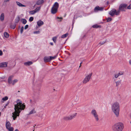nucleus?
<instances>
[{
    "instance_id": "1",
    "label": "nucleus",
    "mask_w": 131,
    "mask_h": 131,
    "mask_svg": "<svg viewBox=\"0 0 131 131\" xmlns=\"http://www.w3.org/2000/svg\"><path fill=\"white\" fill-rule=\"evenodd\" d=\"M25 107V105L20 100L18 99L15 102L14 108L15 111L12 113V116L13 120H15L17 117L19 116L21 111L24 110Z\"/></svg>"
},
{
    "instance_id": "2",
    "label": "nucleus",
    "mask_w": 131,
    "mask_h": 131,
    "mask_svg": "<svg viewBox=\"0 0 131 131\" xmlns=\"http://www.w3.org/2000/svg\"><path fill=\"white\" fill-rule=\"evenodd\" d=\"M112 110L116 116L118 117L119 116L120 106L119 103L115 102L112 104L111 105Z\"/></svg>"
},
{
    "instance_id": "3",
    "label": "nucleus",
    "mask_w": 131,
    "mask_h": 131,
    "mask_svg": "<svg viewBox=\"0 0 131 131\" xmlns=\"http://www.w3.org/2000/svg\"><path fill=\"white\" fill-rule=\"evenodd\" d=\"M124 128V124L121 122L115 123L112 127V129L114 131H122Z\"/></svg>"
},
{
    "instance_id": "4",
    "label": "nucleus",
    "mask_w": 131,
    "mask_h": 131,
    "mask_svg": "<svg viewBox=\"0 0 131 131\" xmlns=\"http://www.w3.org/2000/svg\"><path fill=\"white\" fill-rule=\"evenodd\" d=\"M59 6V4L57 2L55 3L51 9V13L53 14H55L57 12Z\"/></svg>"
},
{
    "instance_id": "5",
    "label": "nucleus",
    "mask_w": 131,
    "mask_h": 131,
    "mask_svg": "<svg viewBox=\"0 0 131 131\" xmlns=\"http://www.w3.org/2000/svg\"><path fill=\"white\" fill-rule=\"evenodd\" d=\"M91 113L92 115L94 118L95 120L98 121L99 120V116L96 110L93 109L91 111Z\"/></svg>"
},
{
    "instance_id": "6",
    "label": "nucleus",
    "mask_w": 131,
    "mask_h": 131,
    "mask_svg": "<svg viewBox=\"0 0 131 131\" xmlns=\"http://www.w3.org/2000/svg\"><path fill=\"white\" fill-rule=\"evenodd\" d=\"M109 13L110 15L112 16H113L115 15H118L119 14L120 11L119 10L117 11L115 9H113L110 11Z\"/></svg>"
},
{
    "instance_id": "7",
    "label": "nucleus",
    "mask_w": 131,
    "mask_h": 131,
    "mask_svg": "<svg viewBox=\"0 0 131 131\" xmlns=\"http://www.w3.org/2000/svg\"><path fill=\"white\" fill-rule=\"evenodd\" d=\"M92 75V73H90L86 75L83 81V83H86L89 81Z\"/></svg>"
},
{
    "instance_id": "8",
    "label": "nucleus",
    "mask_w": 131,
    "mask_h": 131,
    "mask_svg": "<svg viewBox=\"0 0 131 131\" xmlns=\"http://www.w3.org/2000/svg\"><path fill=\"white\" fill-rule=\"evenodd\" d=\"M127 5L125 4H121L119 7V10L120 11H125L126 9H127Z\"/></svg>"
},
{
    "instance_id": "9",
    "label": "nucleus",
    "mask_w": 131,
    "mask_h": 131,
    "mask_svg": "<svg viewBox=\"0 0 131 131\" xmlns=\"http://www.w3.org/2000/svg\"><path fill=\"white\" fill-rule=\"evenodd\" d=\"M104 8L97 6L95 7L94 9V12H97L99 11H102L103 10Z\"/></svg>"
},
{
    "instance_id": "10",
    "label": "nucleus",
    "mask_w": 131,
    "mask_h": 131,
    "mask_svg": "<svg viewBox=\"0 0 131 131\" xmlns=\"http://www.w3.org/2000/svg\"><path fill=\"white\" fill-rule=\"evenodd\" d=\"M8 62H4L0 63V67L6 68L7 67Z\"/></svg>"
},
{
    "instance_id": "11",
    "label": "nucleus",
    "mask_w": 131,
    "mask_h": 131,
    "mask_svg": "<svg viewBox=\"0 0 131 131\" xmlns=\"http://www.w3.org/2000/svg\"><path fill=\"white\" fill-rule=\"evenodd\" d=\"M33 63L31 61H28L24 63V65L26 66H29L31 64Z\"/></svg>"
},
{
    "instance_id": "12",
    "label": "nucleus",
    "mask_w": 131,
    "mask_h": 131,
    "mask_svg": "<svg viewBox=\"0 0 131 131\" xmlns=\"http://www.w3.org/2000/svg\"><path fill=\"white\" fill-rule=\"evenodd\" d=\"M37 25L39 27L42 26L44 24L43 22L41 20H39L37 22Z\"/></svg>"
},
{
    "instance_id": "13",
    "label": "nucleus",
    "mask_w": 131,
    "mask_h": 131,
    "mask_svg": "<svg viewBox=\"0 0 131 131\" xmlns=\"http://www.w3.org/2000/svg\"><path fill=\"white\" fill-rule=\"evenodd\" d=\"M13 75H11L8 78V83L10 84H11L12 81V79H13Z\"/></svg>"
},
{
    "instance_id": "14",
    "label": "nucleus",
    "mask_w": 131,
    "mask_h": 131,
    "mask_svg": "<svg viewBox=\"0 0 131 131\" xmlns=\"http://www.w3.org/2000/svg\"><path fill=\"white\" fill-rule=\"evenodd\" d=\"M44 61L45 62H50V57H45L44 58Z\"/></svg>"
},
{
    "instance_id": "15",
    "label": "nucleus",
    "mask_w": 131,
    "mask_h": 131,
    "mask_svg": "<svg viewBox=\"0 0 131 131\" xmlns=\"http://www.w3.org/2000/svg\"><path fill=\"white\" fill-rule=\"evenodd\" d=\"M5 18L4 14L3 13H2L0 16V20L2 21H3Z\"/></svg>"
},
{
    "instance_id": "16",
    "label": "nucleus",
    "mask_w": 131,
    "mask_h": 131,
    "mask_svg": "<svg viewBox=\"0 0 131 131\" xmlns=\"http://www.w3.org/2000/svg\"><path fill=\"white\" fill-rule=\"evenodd\" d=\"M16 3L17 4L18 6L19 7H25L26 6V5H24L22 4H21V3H20L19 2H16Z\"/></svg>"
},
{
    "instance_id": "17",
    "label": "nucleus",
    "mask_w": 131,
    "mask_h": 131,
    "mask_svg": "<svg viewBox=\"0 0 131 131\" xmlns=\"http://www.w3.org/2000/svg\"><path fill=\"white\" fill-rule=\"evenodd\" d=\"M63 119L66 121L69 120L71 119V118L70 116H65L63 118Z\"/></svg>"
},
{
    "instance_id": "18",
    "label": "nucleus",
    "mask_w": 131,
    "mask_h": 131,
    "mask_svg": "<svg viewBox=\"0 0 131 131\" xmlns=\"http://www.w3.org/2000/svg\"><path fill=\"white\" fill-rule=\"evenodd\" d=\"M43 2V0H39L37 2L36 4L37 5H39L42 4Z\"/></svg>"
},
{
    "instance_id": "19",
    "label": "nucleus",
    "mask_w": 131,
    "mask_h": 131,
    "mask_svg": "<svg viewBox=\"0 0 131 131\" xmlns=\"http://www.w3.org/2000/svg\"><path fill=\"white\" fill-rule=\"evenodd\" d=\"M4 37L7 38L9 37V35L7 32H4Z\"/></svg>"
},
{
    "instance_id": "20",
    "label": "nucleus",
    "mask_w": 131,
    "mask_h": 131,
    "mask_svg": "<svg viewBox=\"0 0 131 131\" xmlns=\"http://www.w3.org/2000/svg\"><path fill=\"white\" fill-rule=\"evenodd\" d=\"M11 127V124L9 122H7L6 123V128Z\"/></svg>"
},
{
    "instance_id": "21",
    "label": "nucleus",
    "mask_w": 131,
    "mask_h": 131,
    "mask_svg": "<svg viewBox=\"0 0 131 131\" xmlns=\"http://www.w3.org/2000/svg\"><path fill=\"white\" fill-rule=\"evenodd\" d=\"M18 81V80L17 79H14L12 81L11 84L14 85Z\"/></svg>"
},
{
    "instance_id": "22",
    "label": "nucleus",
    "mask_w": 131,
    "mask_h": 131,
    "mask_svg": "<svg viewBox=\"0 0 131 131\" xmlns=\"http://www.w3.org/2000/svg\"><path fill=\"white\" fill-rule=\"evenodd\" d=\"M36 113V111L34 109L32 110L29 113L28 115H30L32 114H34Z\"/></svg>"
},
{
    "instance_id": "23",
    "label": "nucleus",
    "mask_w": 131,
    "mask_h": 131,
    "mask_svg": "<svg viewBox=\"0 0 131 131\" xmlns=\"http://www.w3.org/2000/svg\"><path fill=\"white\" fill-rule=\"evenodd\" d=\"M57 37V36H55L53 37L52 38V40L55 43L56 42Z\"/></svg>"
},
{
    "instance_id": "24",
    "label": "nucleus",
    "mask_w": 131,
    "mask_h": 131,
    "mask_svg": "<svg viewBox=\"0 0 131 131\" xmlns=\"http://www.w3.org/2000/svg\"><path fill=\"white\" fill-rule=\"evenodd\" d=\"M77 114L76 113H75L70 116L71 118V119L74 118L76 116Z\"/></svg>"
},
{
    "instance_id": "25",
    "label": "nucleus",
    "mask_w": 131,
    "mask_h": 131,
    "mask_svg": "<svg viewBox=\"0 0 131 131\" xmlns=\"http://www.w3.org/2000/svg\"><path fill=\"white\" fill-rule=\"evenodd\" d=\"M8 131H13L14 128L12 127H10L8 128H6Z\"/></svg>"
},
{
    "instance_id": "26",
    "label": "nucleus",
    "mask_w": 131,
    "mask_h": 131,
    "mask_svg": "<svg viewBox=\"0 0 131 131\" xmlns=\"http://www.w3.org/2000/svg\"><path fill=\"white\" fill-rule=\"evenodd\" d=\"M36 13V12L35 11V10H33L30 11L29 12V14L31 15H33Z\"/></svg>"
},
{
    "instance_id": "27",
    "label": "nucleus",
    "mask_w": 131,
    "mask_h": 131,
    "mask_svg": "<svg viewBox=\"0 0 131 131\" xmlns=\"http://www.w3.org/2000/svg\"><path fill=\"white\" fill-rule=\"evenodd\" d=\"M40 7H37L35 9V10L36 12V13H37L40 10Z\"/></svg>"
},
{
    "instance_id": "28",
    "label": "nucleus",
    "mask_w": 131,
    "mask_h": 131,
    "mask_svg": "<svg viewBox=\"0 0 131 131\" xmlns=\"http://www.w3.org/2000/svg\"><path fill=\"white\" fill-rule=\"evenodd\" d=\"M116 84V86H118L121 84V81H118L115 82Z\"/></svg>"
},
{
    "instance_id": "29",
    "label": "nucleus",
    "mask_w": 131,
    "mask_h": 131,
    "mask_svg": "<svg viewBox=\"0 0 131 131\" xmlns=\"http://www.w3.org/2000/svg\"><path fill=\"white\" fill-rule=\"evenodd\" d=\"M21 21L22 23L24 24H25L27 23L26 20L24 19H22Z\"/></svg>"
},
{
    "instance_id": "30",
    "label": "nucleus",
    "mask_w": 131,
    "mask_h": 131,
    "mask_svg": "<svg viewBox=\"0 0 131 131\" xmlns=\"http://www.w3.org/2000/svg\"><path fill=\"white\" fill-rule=\"evenodd\" d=\"M68 34H66L62 35L61 36L62 38H64L68 36Z\"/></svg>"
},
{
    "instance_id": "31",
    "label": "nucleus",
    "mask_w": 131,
    "mask_h": 131,
    "mask_svg": "<svg viewBox=\"0 0 131 131\" xmlns=\"http://www.w3.org/2000/svg\"><path fill=\"white\" fill-rule=\"evenodd\" d=\"M8 97L7 96H5L2 99V100L3 101H6L8 100Z\"/></svg>"
},
{
    "instance_id": "32",
    "label": "nucleus",
    "mask_w": 131,
    "mask_h": 131,
    "mask_svg": "<svg viewBox=\"0 0 131 131\" xmlns=\"http://www.w3.org/2000/svg\"><path fill=\"white\" fill-rule=\"evenodd\" d=\"M57 57V56H54L52 57V56H50V61L54 59H55Z\"/></svg>"
},
{
    "instance_id": "33",
    "label": "nucleus",
    "mask_w": 131,
    "mask_h": 131,
    "mask_svg": "<svg viewBox=\"0 0 131 131\" xmlns=\"http://www.w3.org/2000/svg\"><path fill=\"white\" fill-rule=\"evenodd\" d=\"M20 18L19 17H18L16 18L15 19V22L16 23H18L19 20Z\"/></svg>"
},
{
    "instance_id": "34",
    "label": "nucleus",
    "mask_w": 131,
    "mask_h": 131,
    "mask_svg": "<svg viewBox=\"0 0 131 131\" xmlns=\"http://www.w3.org/2000/svg\"><path fill=\"white\" fill-rule=\"evenodd\" d=\"M119 76L123 74L124 72H123L120 71L117 73Z\"/></svg>"
},
{
    "instance_id": "35",
    "label": "nucleus",
    "mask_w": 131,
    "mask_h": 131,
    "mask_svg": "<svg viewBox=\"0 0 131 131\" xmlns=\"http://www.w3.org/2000/svg\"><path fill=\"white\" fill-rule=\"evenodd\" d=\"M99 26L97 24H95L92 26V27L94 28H97L99 27Z\"/></svg>"
},
{
    "instance_id": "36",
    "label": "nucleus",
    "mask_w": 131,
    "mask_h": 131,
    "mask_svg": "<svg viewBox=\"0 0 131 131\" xmlns=\"http://www.w3.org/2000/svg\"><path fill=\"white\" fill-rule=\"evenodd\" d=\"M112 20V18L110 17H108L106 18L107 21V22H108L111 21Z\"/></svg>"
},
{
    "instance_id": "37",
    "label": "nucleus",
    "mask_w": 131,
    "mask_h": 131,
    "mask_svg": "<svg viewBox=\"0 0 131 131\" xmlns=\"http://www.w3.org/2000/svg\"><path fill=\"white\" fill-rule=\"evenodd\" d=\"M34 19V18L32 17H30L29 19V21L30 22H31Z\"/></svg>"
},
{
    "instance_id": "38",
    "label": "nucleus",
    "mask_w": 131,
    "mask_h": 131,
    "mask_svg": "<svg viewBox=\"0 0 131 131\" xmlns=\"http://www.w3.org/2000/svg\"><path fill=\"white\" fill-rule=\"evenodd\" d=\"M24 28L22 26L21 27L20 29V33L21 34H22L23 32Z\"/></svg>"
},
{
    "instance_id": "39",
    "label": "nucleus",
    "mask_w": 131,
    "mask_h": 131,
    "mask_svg": "<svg viewBox=\"0 0 131 131\" xmlns=\"http://www.w3.org/2000/svg\"><path fill=\"white\" fill-rule=\"evenodd\" d=\"M127 9H131V4H130L127 7Z\"/></svg>"
},
{
    "instance_id": "40",
    "label": "nucleus",
    "mask_w": 131,
    "mask_h": 131,
    "mask_svg": "<svg viewBox=\"0 0 131 131\" xmlns=\"http://www.w3.org/2000/svg\"><path fill=\"white\" fill-rule=\"evenodd\" d=\"M40 33V32L39 31H35L34 32V34H39Z\"/></svg>"
},
{
    "instance_id": "41",
    "label": "nucleus",
    "mask_w": 131,
    "mask_h": 131,
    "mask_svg": "<svg viewBox=\"0 0 131 131\" xmlns=\"http://www.w3.org/2000/svg\"><path fill=\"white\" fill-rule=\"evenodd\" d=\"M119 76L117 73L114 74V77L116 78H117Z\"/></svg>"
},
{
    "instance_id": "42",
    "label": "nucleus",
    "mask_w": 131,
    "mask_h": 131,
    "mask_svg": "<svg viewBox=\"0 0 131 131\" xmlns=\"http://www.w3.org/2000/svg\"><path fill=\"white\" fill-rule=\"evenodd\" d=\"M28 27V25H26L25 26V29H27Z\"/></svg>"
},
{
    "instance_id": "43",
    "label": "nucleus",
    "mask_w": 131,
    "mask_h": 131,
    "mask_svg": "<svg viewBox=\"0 0 131 131\" xmlns=\"http://www.w3.org/2000/svg\"><path fill=\"white\" fill-rule=\"evenodd\" d=\"M3 54V52L2 51L0 50V56H1Z\"/></svg>"
},
{
    "instance_id": "44",
    "label": "nucleus",
    "mask_w": 131,
    "mask_h": 131,
    "mask_svg": "<svg viewBox=\"0 0 131 131\" xmlns=\"http://www.w3.org/2000/svg\"><path fill=\"white\" fill-rule=\"evenodd\" d=\"M57 18L59 19H62V18L61 17H57Z\"/></svg>"
},
{
    "instance_id": "45",
    "label": "nucleus",
    "mask_w": 131,
    "mask_h": 131,
    "mask_svg": "<svg viewBox=\"0 0 131 131\" xmlns=\"http://www.w3.org/2000/svg\"><path fill=\"white\" fill-rule=\"evenodd\" d=\"M105 42H101L100 43L101 45H103V44Z\"/></svg>"
},
{
    "instance_id": "46",
    "label": "nucleus",
    "mask_w": 131,
    "mask_h": 131,
    "mask_svg": "<svg viewBox=\"0 0 131 131\" xmlns=\"http://www.w3.org/2000/svg\"><path fill=\"white\" fill-rule=\"evenodd\" d=\"M10 0H4V2H9Z\"/></svg>"
},
{
    "instance_id": "47",
    "label": "nucleus",
    "mask_w": 131,
    "mask_h": 131,
    "mask_svg": "<svg viewBox=\"0 0 131 131\" xmlns=\"http://www.w3.org/2000/svg\"><path fill=\"white\" fill-rule=\"evenodd\" d=\"M50 44L51 45H52H52H53V43L52 42H50Z\"/></svg>"
},
{
    "instance_id": "48",
    "label": "nucleus",
    "mask_w": 131,
    "mask_h": 131,
    "mask_svg": "<svg viewBox=\"0 0 131 131\" xmlns=\"http://www.w3.org/2000/svg\"><path fill=\"white\" fill-rule=\"evenodd\" d=\"M15 26H13V27H11V28H13V29H14V28H15Z\"/></svg>"
},
{
    "instance_id": "49",
    "label": "nucleus",
    "mask_w": 131,
    "mask_h": 131,
    "mask_svg": "<svg viewBox=\"0 0 131 131\" xmlns=\"http://www.w3.org/2000/svg\"><path fill=\"white\" fill-rule=\"evenodd\" d=\"M82 63V62H81L80 63V66H79V67H81V63Z\"/></svg>"
},
{
    "instance_id": "50",
    "label": "nucleus",
    "mask_w": 131,
    "mask_h": 131,
    "mask_svg": "<svg viewBox=\"0 0 131 131\" xmlns=\"http://www.w3.org/2000/svg\"><path fill=\"white\" fill-rule=\"evenodd\" d=\"M15 131H18V129H16L15 130Z\"/></svg>"
},
{
    "instance_id": "51",
    "label": "nucleus",
    "mask_w": 131,
    "mask_h": 131,
    "mask_svg": "<svg viewBox=\"0 0 131 131\" xmlns=\"http://www.w3.org/2000/svg\"><path fill=\"white\" fill-rule=\"evenodd\" d=\"M130 118H131V113H130Z\"/></svg>"
},
{
    "instance_id": "52",
    "label": "nucleus",
    "mask_w": 131,
    "mask_h": 131,
    "mask_svg": "<svg viewBox=\"0 0 131 131\" xmlns=\"http://www.w3.org/2000/svg\"><path fill=\"white\" fill-rule=\"evenodd\" d=\"M61 21V20H58V21Z\"/></svg>"
},
{
    "instance_id": "53",
    "label": "nucleus",
    "mask_w": 131,
    "mask_h": 131,
    "mask_svg": "<svg viewBox=\"0 0 131 131\" xmlns=\"http://www.w3.org/2000/svg\"><path fill=\"white\" fill-rule=\"evenodd\" d=\"M5 78V77H3L2 78L3 79V78Z\"/></svg>"
},
{
    "instance_id": "54",
    "label": "nucleus",
    "mask_w": 131,
    "mask_h": 131,
    "mask_svg": "<svg viewBox=\"0 0 131 131\" xmlns=\"http://www.w3.org/2000/svg\"><path fill=\"white\" fill-rule=\"evenodd\" d=\"M7 105H8V104H6L5 105H6V106H7Z\"/></svg>"
}]
</instances>
